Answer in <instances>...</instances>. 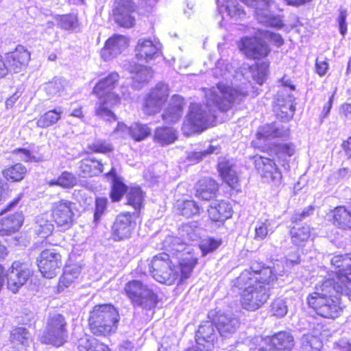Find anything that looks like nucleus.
<instances>
[{
    "label": "nucleus",
    "instance_id": "obj_10",
    "mask_svg": "<svg viewBox=\"0 0 351 351\" xmlns=\"http://www.w3.org/2000/svg\"><path fill=\"white\" fill-rule=\"evenodd\" d=\"M32 273L28 264L14 261L6 274L8 289L14 293L18 292L26 283Z\"/></svg>",
    "mask_w": 351,
    "mask_h": 351
},
{
    "label": "nucleus",
    "instance_id": "obj_42",
    "mask_svg": "<svg viewBox=\"0 0 351 351\" xmlns=\"http://www.w3.org/2000/svg\"><path fill=\"white\" fill-rule=\"evenodd\" d=\"M66 82L60 78L53 79L45 86V90L50 97H59L64 94Z\"/></svg>",
    "mask_w": 351,
    "mask_h": 351
},
{
    "label": "nucleus",
    "instance_id": "obj_50",
    "mask_svg": "<svg viewBox=\"0 0 351 351\" xmlns=\"http://www.w3.org/2000/svg\"><path fill=\"white\" fill-rule=\"evenodd\" d=\"M151 134V129L145 124L135 123L130 126V136L136 141L145 139Z\"/></svg>",
    "mask_w": 351,
    "mask_h": 351
},
{
    "label": "nucleus",
    "instance_id": "obj_44",
    "mask_svg": "<svg viewBox=\"0 0 351 351\" xmlns=\"http://www.w3.org/2000/svg\"><path fill=\"white\" fill-rule=\"evenodd\" d=\"M55 19L58 26L64 30H74L79 26L77 16L74 14L57 15Z\"/></svg>",
    "mask_w": 351,
    "mask_h": 351
},
{
    "label": "nucleus",
    "instance_id": "obj_6",
    "mask_svg": "<svg viewBox=\"0 0 351 351\" xmlns=\"http://www.w3.org/2000/svg\"><path fill=\"white\" fill-rule=\"evenodd\" d=\"M151 276L158 282L168 285L178 280L179 273L176 270L168 254L160 253L154 256L149 263Z\"/></svg>",
    "mask_w": 351,
    "mask_h": 351
},
{
    "label": "nucleus",
    "instance_id": "obj_23",
    "mask_svg": "<svg viewBox=\"0 0 351 351\" xmlns=\"http://www.w3.org/2000/svg\"><path fill=\"white\" fill-rule=\"evenodd\" d=\"M136 57L139 60L149 62L155 59L159 53L158 45L150 39H139L135 49Z\"/></svg>",
    "mask_w": 351,
    "mask_h": 351
},
{
    "label": "nucleus",
    "instance_id": "obj_21",
    "mask_svg": "<svg viewBox=\"0 0 351 351\" xmlns=\"http://www.w3.org/2000/svg\"><path fill=\"white\" fill-rule=\"evenodd\" d=\"M214 322L220 335L225 337L234 334L240 325L239 319L232 313H219Z\"/></svg>",
    "mask_w": 351,
    "mask_h": 351
},
{
    "label": "nucleus",
    "instance_id": "obj_48",
    "mask_svg": "<svg viewBox=\"0 0 351 351\" xmlns=\"http://www.w3.org/2000/svg\"><path fill=\"white\" fill-rule=\"evenodd\" d=\"M176 131L172 128H158L154 134V138L160 144H170L176 139Z\"/></svg>",
    "mask_w": 351,
    "mask_h": 351
},
{
    "label": "nucleus",
    "instance_id": "obj_4",
    "mask_svg": "<svg viewBox=\"0 0 351 351\" xmlns=\"http://www.w3.org/2000/svg\"><path fill=\"white\" fill-rule=\"evenodd\" d=\"M119 80V75L116 72L110 73L101 79L95 86L93 93L99 98V106L96 113L106 121L116 120L115 115L110 108L120 102V97L112 90Z\"/></svg>",
    "mask_w": 351,
    "mask_h": 351
},
{
    "label": "nucleus",
    "instance_id": "obj_19",
    "mask_svg": "<svg viewBox=\"0 0 351 351\" xmlns=\"http://www.w3.org/2000/svg\"><path fill=\"white\" fill-rule=\"evenodd\" d=\"M324 328L323 325L317 324L312 332L303 335L300 339V351H321L323 347L321 337L325 335Z\"/></svg>",
    "mask_w": 351,
    "mask_h": 351
},
{
    "label": "nucleus",
    "instance_id": "obj_43",
    "mask_svg": "<svg viewBox=\"0 0 351 351\" xmlns=\"http://www.w3.org/2000/svg\"><path fill=\"white\" fill-rule=\"evenodd\" d=\"M26 173V167L21 163H16L4 169L3 175L8 180L19 182L23 179Z\"/></svg>",
    "mask_w": 351,
    "mask_h": 351
},
{
    "label": "nucleus",
    "instance_id": "obj_60",
    "mask_svg": "<svg viewBox=\"0 0 351 351\" xmlns=\"http://www.w3.org/2000/svg\"><path fill=\"white\" fill-rule=\"evenodd\" d=\"M13 152L19 155L21 160L24 162H39L41 160L40 157H36L29 150L25 149H15Z\"/></svg>",
    "mask_w": 351,
    "mask_h": 351
},
{
    "label": "nucleus",
    "instance_id": "obj_64",
    "mask_svg": "<svg viewBox=\"0 0 351 351\" xmlns=\"http://www.w3.org/2000/svg\"><path fill=\"white\" fill-rule=\"evenodd\" d=\"M264 36L266 38L269 39L270 41L275 44L277 47H280L284 43V40L282 36L278 34L266 32L264 34Z\"/></svg>",
    "mask_w": 351,
    "mask_h": 351
},
{
    "label": "nucleus",
    "instance_id": "obj_53",
    "mask_svg": "<svg viewBox=\"0 0 351 351\" xmlns=\"http://www.w3.org/2000/svg\"><path fill=\"white\" fill-rule=\"evenodd\" d=\"M165 246L173 253H181L186 249V243L181 241L180 238L171 236L166 238Z\"/></svg>",
    "mask_w": 351,
    "mask_h": 351
},
{
    "label": "nucleus",
    "instance_id": "obj_12",
    "mask_svg": "<svg viewBox=\"0 0 351 351\" xmlns=\"http://www.w3.org/2000/svg\"><path fill=\"white\" fill-rule=\"evenodd\" d=\"M254 165L263 178L267 182L279 184L282 173L273 160L263 156H254Z\"/></svg>",
    "mask_w": 351,
    "mask_h": 351
},
{
    "label": "nucleus",
    "instance_id": "obj_17",
    "mask_svg": "<svg viewBox=\"0 0 351 351\" xmlns=\"http://www.w3.org/2000/svg\"><path fill=\"white\" fill-rule=\"evenodd\" d=\"M135 223L129 213L119 215L112 228V235L115 241L128 239L134 229Z\"/></svg>",
    "mask_w": 351,
    "mask_h": 351
},
{
    "label": "nucleus",
    "instance_id": "obj_13",
    "mask_svg": "<svg viewBox=\"0 0 351 351\" xmlns=\"http://www.w3.org/2000/svg\"><path fill=\"white\" fill-rule=\"evenodd\" d=\"M169 95L168 86L165 84H158L147 95L144 111L147 114L158 112L166 101Z\"/></svg>",
    "mask_w": 351,
    "mask_h": 351
},
{
    "label": "nucleus",
    "instance_id": "obj_45",
    "mask_svg": "<svg viewBox=\"0 0 351 351\" xmlns=\"http://www.w3.org/2000/svg\"><path fill=\"white\" fill-rule=\"evenodd\" d=\"M176 206L181 215L191 217L199 213L200 208L193 200H178Z\"/></svg>",
    "mask_w": 351,
    "mask_h": 351
},
{
    "label": "nucleus",
    "instance_id": "obj_5",
    "mask_svg": "<svg viewBox=\"0 0 351 351\" xmlns=\"http://www.w3.org/2000/svg\"><path fill=\"white\" fill-rule=\"evenodd\" d=\"M119 315L111 304L95 305L90 311L88 325L93 334L106 337L117 329Z\"/></svg>",
    "mask_w": 351,
    "mask_h": 351
},
{
    "label": "nucleus",
    "instance_id": "obj_38",
    "mask_svg": "<svg viewBox=\"0 0 351 351\" xmlns=\"http://www.w3.org/2000/svg\"><path fill=\"white\" fill-rule=\"evenodd\" d=\"M331 265L335 267V275L349 272L351 274V254L335 255L330 260Z\"/></svg>",
    "mask_w": 351,
    "mask_h": 351
},
{
    "label": "nucleus",
    "instance_id": "obj_11",
    "mask_svg": "<svg viewBox=\"0 0 351 351\" xmlns=\"http://www.w3.org/2000/svg\"><path fill=\"white\" fill-rule=\"evenodd\" d=\"M239 48L246 56L252 59L265 58L270 51L267 43L257 36L241 39Z\"/></svg>",
    "mask_w": 351,
    "mask_h": 351
},
{
    "label": "nucleus",
    "instance_id": "obj_52",
    "mask_svg": "<svg viewBox=\"0 0 351 351\" xmlns=\"http://www.w3.org/2000/svg\"><path fill=\"white\" fill-rule=\"evenodd\" d=\"M11 340L13 343L27 345L31 341V335L24 328H18L12 332Z\"/></svg>",
    "mask_w": 351,
    "mask_h": 351
},
{
    "label": "nucleus",
    "instance_id": "obj_39",
    "mask_svg": "<svg viewBox=\"0 0 351 351\" xmlns=\"http://www.w3.org/2000/svg\"><path fill=\"white\" fill-rule=\"evenodd\" d=\"M288 134L287 130H283L275 124L266 125L259 128L257 132L258 139H267L276 137H283Z\"/></svg>",
    "mask_w": 351,
    "mask_h": 351
},
{
    "label": "nucleus",
    "instance_id": "obj_58",
    "mask_svg": "<svg viewBox=\"0 0 351 351\" xmlns=\"http://www.w3.org/2000/svg\"><path fill=\"white\" fill-rule=\"evenodd\" d=\"M221 243V241L220 240L208 239L203 241L199 247L203 255H206V254L211 252L218 248Z\"/></svg>",
    "mask_w": 351,
    "mask_h": 351
},
{
    "label": "nucleus",
    "instance_id": "obj_2",
    "mask_svg": "<svg viewBox=\"0 0 351 351\" xmlns=\"http://www.w3.org/2000/svg\"><path fill=\"white\" fill-rule=\"evenodd\" d=\"M277 276L272 268L252 263L249 269L244 270L237 280V285L243 289L241 303L247 311H255L265 304L269 291Z\"/></svg>",
    "mask_w": 351,
    "mask_h": 351
},
{
    "label": "nucleus",
    "instance_id": "obj_14",
    "mask_svg": "<svg viewBox=\"0 0 351 351\" xmlns=\"http://www.w3.org/2000/svg\"><path fill=\"white\" fill-rule=\"evenodd\" d=\"M52 217L58 226L69 228L73 219V204L68 200L54 202L52 206Z\"/></svg>",
    "mask_w": 351,
    "mask_h": 351
},
{
    "label": "nucleus",
    "instance_id": "obj_56",
    "mask_svg": "<svg viewBox=\"0 0 351 351\" xmlns=\"http://www.w3.org/2000/svg\"><path fill=\"white\" fill-rule=\"evenodd\" d=\"M271 313L273 315L282 317L287 313L286 301L282 298L275 300L271 304Z\"/></svg>",
    "mask_w": 351,
    "mask_h": 351
},
{
    "label": "nucleus",
    "instance_id": "obj_49",
    "mask_svg": "<svg viewBox=\"0 0 351 351\" xmlns=\"http://www.w3.org/2000/svg\"><path fill=\"white\" fill-rule=\"evenodd\" d=\"M80 274L79 266H66L60 278V284L65 287H69L78 278Z\"/></svg>",
    "mask_w": 351,
    "mask_h": 351
},
{
    "label": "nucleus",
    "instance_id": "obj_36",
    "mask_svg": "<svg viewBox=\"0 0 351 351\" xmlns=\"http://www.w3.org/2000/svg\"><path fill=\"white\" fill-rule=\"evenodd\" d=\"M77 347L80 351H110L106 345L87 335L78 340Z\"/></svg>",
    "mask_w": 351,
    "mask_h": 351
},
{
    "label": "nucleus",
    "instance_id": "obj_26",
    "mask_svg": "<svg viewBox=\"0 0 351 351\" xmlns=\"http://www.w3.org/2000/svg\"><path fill=\"white\" fill-rule=\"evenodd\" d=\"M267 69L268 64L263 62L260 64H256L254 66L243 64L241 72L246 80H249L252 78L258 84H263L267 75Z\"/></svg>",
    "mask_w": 351,
    "mask_h": 351
},
{
    "label": "nucleus",
    "instance_id": "obj_34",
    "mask_svg": "<svg viewBox=\"0 0 351 351\" xmlns=\"http://www.w3.org/2000/svg\"><path fill=\"white\" fill-rule=\"evenodd\" d=\"M51 217V215L48 213H43L36 217L35 231L40 237H47L53 231L54 226Z\"/></svg>",
    "mask_w": 351,
    "mask_h": 351
},
{
    "label": "nucleus",
    "instance_id": "obj_54",
    "mask_svg": "<svg viewBox=\"0 0 351 351\" xmlns=\"http://www.w3.org/2000/svg\"><path fill=\"white\" fill-rule=\"evenodd\" d=\"M76 184L77 178L72 173L65 171L58 178V186L62 188H73Z\"/></svg>",
    "mask_w": 351,
    "mask_h": 351
},
{
    "label": "nucleus",
    "instance_id": "obj_24",
    "mask_svg": "<svg viewBox=\"0 0 351 351\" xmlns=\"http://www.w3.org/2000/svg\"><path fill=\"white\" fill-rule=\"evenodd\" d=\"M184 105V98L180 95H173L168 107L162 114V119L167 123H174L180 120L182 115Z\"/></svg>",
    "mask_w": 351,
    "mask_h": 351
},
{
    "label": "nucleus",
    "instance_id": "obj_32",
    "mask_svg": "<svg viewBox=\"0 0 351 351\" xmlns=\"http://www.w3.org/2000/svg\"><path fill=\"white\" fill-rule=\"evenodd\" d=\"M271 338L274 351H289L295 344L293 336L288 332H280Z\"/></svg>",
    "mask_w": 351,
    "mask_h": 351
},
{
    "label": "nucleus",
    "instance_id": "obj_9",
    "mask_svg": "<svg viewBox=\"0 0 351 351\" xmlns=\"http://www.w3.org/2000/svg\"><path fill=\"white\" fill-rule=\"evenodd\" d=\"M37 263L42 275L47 278H53L60 273L62 265V256L56 249H47L41 252Z\"/></svg>",
    "mask_w": 351,
    "mask_h": 351
},
{
    "label": "nucleus",
    "instance_id": "obj_61",
    "mask_svg": "<svg viewBox=\"0 0 351 351\" xmlns=\"http://www.w3.org/2000/svg\"><path fill=\"white\" fill-rule=\"evenodd\" d=\"M329 69L326 58H317L315 62V71L321 77L324 76Z\"/></svg>",
    "mask_w": 351,
    "mask_h": 351
},
{
    "label": "nucleus",
    "instance_id": "obj_30",
    "mask_svg": "<svg viewBox=\"0 0 351 351\" xmlns=\"http://www.w3.org/2000/svg\"><path fill=\"white\" fill-rule=\"evenodd\" d=\"M23 216L21 213H16L0 221V234H10L17 231L22 226Z\"/></svg>",
    "mask_w": 351,
    "mask_h": 351
},
{
    "label": "nucleus",
    "instance_id": "obj_63",
    "mask_svg": "<svg viewBox=\"0 0 351 351\" xmlns=\"http://www.w3.org/2000/svg\"><path fill=\"white\" fill-rule=\"evenodd\" d=\"M278 105L282 107V113L285 114V116L280 115L282 119H289L293 117L295 108L291 103V101H289L286 105H281L280 103H278Z\"/></svg>",
    "mask_w": 351,
    "mask_h": 351
},
{
    "label": "nucleus",
    "instance_id": "obj_57",
    "mask_svg": "<svg viewBox=\"0 0 351 351\" xmlns=\"http://www.w3.org/2000/svg\"><path fill=\"white\" fill-rule=\"evenodd\" d=\"M125 185L117 178H114L113 180L112 191L110 193L112 200L113 202L119 201L123 195L125 193Z\"/></svg>",
    "mask_w": 351,
    "mask_h": 351
},
{
    "label": "nucleus",
    "instance_id": "obj_3",
    "mask_svg": "<svg viewBox=\"0 0 351 351\" xmlns=\"http://www.w3.org/2000/svg\"><path fill=\"white\" fill-rule=\"evenodd\" d=\"M330 280L318 283L315 291L307 297L309 307L322 317H337L341 312L339 298L335 295V289Z\"/></svg>",
    "mask_w": 351,
    "mask_h": 351
},
{
    "label": "nucleus",
    "instance_id": "obj_7",
    "mask_svg": "<svg viewBox=\"0 0 351 351\" xmlns=\"http://www.w3.org/2000/svg\"><path fill=\"white\" fill-rule=\"evenodd\" d=\"M124 291L134 306L152 309L158 303V295L154 290L139 280H132L126 283Z\"/></svg>",
    "mask_w": 351,
    "mask_h": 351
},
{
    "label": "nucleus",
    "instance_id": "obj_31",
    "mask_svg": "<svg viewBox=\"0 0 351 351\" xmlns=\"http://www.w3.org/2000/svg\"><path fill=\"white\" fill-rule=\"evenodd\" d=\"M104 165L99 160L84 158L78 164L80 174L83 177L97 176L103 171Z\"/></svg>",
    "mask_w": 351,
    "mask_h": 351
},
{
    "label": "nucleus",
    "instance_id": "obj_47",
    "mask_svg": "<svg viewBox=\"0 0 351 351\" xmlns=\"http://www.w3.org/2000/svg\"><path fill=\"white\" fill-rule=\"evenodd\" d=\"M245 343L249 347V350H258L260 351H268L273 350L271 346V338L267 337L263 338L261 337H256L252 340L245 339Z\"/></svg>",
    "mask_w": 351,
    "mask_h": 351
},
{
    "label": "nucleus",
    "instance_id": "obj_25",
    "mask_svg": "<svg viewBox=\"0 0 351 351\" xmlns=\"http://www.w3.org/2000/svg\"><path fill=\"white\" fill-rule=\"evenodd\" d=\"M197 263V258L189 252L183 253L179 257L178 266L176 268L179 273L180 282L188 279Z\"/></svg>",
    "mask_w": 351,
    "mask_h": 351
},
{
    "label": "nucleus",
    "instance_id": "obj_46",
    "mask_svg": "<svg viewBox=\"0 0 351 351\" xmlns=\"http://www.w3.org/2000/svg\"><path fill=\"white\" fill-rule=\"evenodd\" d=\"M128 204L132 206L135 210H140L143 206L144 194L138 187H131L127 194Z\"/></svg>",
    "mask_w": 351,
    "mask_h": 351
},
{
    "label": "nucleus",
    "instance_id": "obj_29",
    "mask_svg": "<svg viewBox=\"0 0 351 351\" xmlns=\"http://www.w3.org/2000/svg\"><path fill=\"white\" fill-rule=\"evenodd\" d=\"M218 190L217 183L211 178H203L196 185V197L203 200H210L215 197Z\"/></svg>",
    "mask_w": 351,
    "mask_h": 351
},
{
    "label": "nucleus",
    "instance_id": "obj_40",
    "mask_svg": "<svg viewBox=\"0 0 351 351\" xmlns=\"http://www.w3.org/2000/svg\"><path fill=\"white\" fill-rule=\"evenodd\" d=\"M292 242L298 246H302L312 237L310 226L305 225L300 228H293L291 230Z\"/></svg>",
    "mask_w": 351,
    "mask_h": 351
},
{
    "label": "nucleus",
    "instance_id": "obj_28",
    "mask_svg": "<svg viewBox=\"0 0 351 351\" xmlns=\"http://www.w3.org/2000/svg\"><path fill=\"white\" fill-rule=\"evenodd\" d=\"M218 169L223 180L232 189H237L239 177L236 167L230 161L222 160L218 164Z\"/></svg>",
    "mask_w": 351,
    "mask_h": 351
},
{
    "label": "nucleus",
    "instance_id": "obj_15",
    "mask_svg": "<svg viewBox=\"0 0 351 351\" xmlns=\"http://www.w3.org/2000/svg\"><path fill=\"white\" fill-rule=\"evenodd\" d=\"M250 7H255V15L257 21L267 26L281 27L282 22L280 16L274 15L271 10L262 6L261 0H240Z\"/></svg>",
    "mask_w": 351,
    "mask_h": 351
},
{
    "label": "nucleus",
    "instance_id": "obj_35",
    "mask_svg": "<svg viewBox=\"0 0 351 351\" xmlns=\"http://www.w3.org/2000/svg\"><path fill=\"white\" fill-rule=\"evenodd\" d=\"M332 223L339 228L351 229V213L343 206L337 207L333 210Z\"/></svg>",
    "mask_w": 351,
    "mask_h": 351
},
{
    "label": "nucleus",
    "instance_id": "obj_18",
    "mask_svg": "<svg viewBox=\"0 0 351 351\" xmlns=\"http://www.w3.org/2000/svg\"><path fill=\"white\" fill-rule=\"evenodd\" d=\"M8 71L19 73L25 69L30 60V53L23 46L16 47L14 51L5 54Z\"/></svg>",
    "mask_w": 351,
    "mask_h": 351
},
{
    "label": "nucleus",
    "instance_id": "obj_16",
    "mask_svg": "<svg viewBox=\"0 0 351 351\" xmlns=\"http://www.w3.org/2000/svg\"><path fill=\"white\" fill-rule=\"evenodd\" d=\"M135 5L131 0H116L113 10L116 22L121 26L131 27L134 24V19L132 13Z\"/></svg>",
    "mask_w": 351,
    "mask_h": 351
},
{
    "label": "nucleus",
    "instance_id": "obj_62",
    "mask_svg": "<svg viewBox=\"0 0 351 351\" xmlns=\"http://www.w3.org/2000/svg\"><path fill=\"white\" fill-rule=\"evenodd\" d=\"M107 199L106 198H97L96 200V208L95 213V219L98 220L100 216L103 214L105 210L107 205Z\"/></svg>",
    "mask_w": 351,
    "mask_h": 351
},
{
    "label": "nucleus",
    "instance_id": "obj_27",
    "mask_svg": "<svg viewBox=\"0 0 351 351\" xmlns=\"http://www.w3.org/2000/svg\"><path fill=\"white\" fill-rule=\"evenodd\" d=\"M208 213L212 221H224L232 216V208L225 201H215L210 205Z\"/></svg>",
    "mask_w": 351,
    "mask_h": 351
},
{
    "label": "nucleus",
    "instance_id": "obj_55",
    "mask_svg": "<svg viewBox=\"0 0 351 351\" xmlns=\"http://www.w3.org/2000/svg\"><path fill=\"white\" fill-rule=\"evenodd\" d=\"M271 151L275 153L278 158L283 156H291L294 154L295 147L291 143H280L276 145Z\"/></svg>",
    "mask_w": 351,
    "mask_h": 351
},
{
    "label": "nucleus",
    "instance_id": "obj_20",
    "mask_svg": "<svg viewBox=\"0 0 351 351\" xmlns=\"http://www.w3.org/2000/svg\"><path fill=\"white\" fill-rule=\"evenodd\" d=\"M128 42V39L123 36L114 35L110 37L101 49V58L107 61L117 57L127 48Z\"/></svg>",
    "mask_w": 351,
    "mask_h": 351
},
{
    "label": "nucleus",
    "instance_id": "obj_59",
    "mask_svg": "<svg viewBox=\"0 0 351 351\" xmlns=\"http://www.w3.org/2000/svg\"><path fill=\"white\" fill-rule=\"evenodd\" d=\"M90 150L95 152L106 153L112 150L111 145L104 141L97 140L89 145Z\"/></svg>",
    "mask_w": 351,
    "mask_h": 351
},
{
    "label": "nucleus",
    "instance_id": "obj_33",
    "mask_svg": "<svg viewBox=\"0 0 351 351\" xmlns=\"http://www.w3.org/2000/svg\"><path fill=\"white\" fill-rule=\"evenodd\" d=\"M351 274L349 272L338 274L335 275V278H328L326 280H330L332 283V287L335 289V294L340 293L346 295H351Z\"/></svg>",
    "mask_w": 351,
    "mask_h": 351
},
{
    "label": "nucleus",
    "instance_id": "obj_8",
    "mask_svg": "<svg viewBox=\"0 0 351 351\" xmlns=\"http://www.w3.org/2000/svg\"><path fill=\"white\" fill-rule=\"evenodd\" d=\"M68 339L66 322L60 314L51 315L47 321L44 335L41 337L43 342L55 346L63 345Z\"/></svg>",
    "mask_w": 351,
    "mask_h": 351
},
{
    "label": "nucleus",
    "instance_id": "obj_51",
    "mask_svg": "<svg viewBox=\"0 0 351 351\" xmlns=\"http://www.w3.org/2000/svg\"><path fill=\"white\" fill-rule=\"evenodd\" d=\"M131 73H135V75L132 77L134 82L143 83L149 80L152 77L153 72L152 69L147 66L141 65H134L130 69Z\"/></svg>",
    "mask_w": 351,
    "mask_h": 351
},
{
    "label": "nucleus",
    "instance_id": "obj_22",
    "mask_svg": "<svg viewBox=\"0 0 351 351\" xmlns=\"http://www.w3.org/2000/svg\"><path fill=\"white\" fill-rule=\"evenodd\" d=\"M217 339L214 326L212 322H206L201 325L196 334V341L198 349L201 351H210Z\"/></svg>",
    "mask_w": 351,
    "mask_h": 351
},
{
    "label": "nucleus",
    "instance_id": "obj_1",
    "mask_svg": "<svg viewBox=\"0 0 351 351\" xmlns=\"http://www.w3.org/2000/svg\"><path fill=\"white\" fill-rule=\"evenodd\" d=\"M248 94L246 88H233L223 84L205 90L206 104H192L187 114L182 130L189 134V127L191 132H199L209 127L215 119L217 109L226 111L234 101L242 100Z\"/></svg>",
    "mask_w": 351,
    "mask_h": 351
},
{
    "label": "nucleus",
    "instance_id": "obj_41",
    "mask_svg": "<svg viewBox=\"0 0 351 351\" xmlns=\"http://www.w3.org/2000/svg\"><path fill=\"white\" fill-rule=\"evenodd\" d=\"M63 111L61 108L49 110L41 115L36 121V125L39 128H48L56 123L61 117Z\"/></svg>",
    "mask_w": 351,
    "mask_h": 351
},
{
    "label": "nucleus",
    "instance_id": "obj_37",
    "mask_svg": "<svg viewBox=\"0 0 351 351\" xmlns=\"http://www.w3.org/2000/svg\"><path fill=\"white\" fill-rule=\"evenodd\" d=\"M272 221L268 217H261L255 222L254 239L256 241H263L269 234H271L274 232Z\"/></svg>",
    "mask_w": 351,
    "mask_h": 351
}]
</instances>
